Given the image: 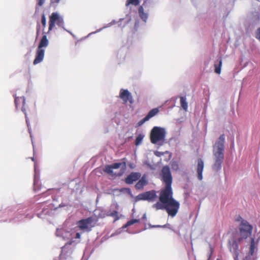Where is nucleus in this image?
Here are the masks:
<instances>
[{
	"mask_svg": "<svg viewBox=\"0 0 260 260\" xmlns=\"http://www.w3.org/2000/svg\"><path fill=\"white\" fill-rule=\"evenodd\" d=\"M217 61H218V63H217V62H215L214 64L215 68L214 72L216 74H220L221 73V68L222 66L221 57H220Z\"/></svg>",
	"mask_w": 260,
	"mask_h": 260,
	"instance_id": "obj_16",
	"label": "nucleus"
},
{
	"mask_svg": "<svg viewBox=\"0 0 260 260\" xmlns=\"http://www.w3.org/2000/svg\"><path fill=\"white\" fill-rule=\"evenodd\" d=\"M140 4L139 0H126L125 3V6L126 7L130 5H134L135 6H138Z\"/></svg>",
	"mask_w": 260,
	"mask_h": 260,
	"instance_id": "obj_20",
	"label": "nucleus"
},
{
	"mask_svg": "<svg viewBox=\"0 0 260 260\" xmlns=\"http://www.w3.org/2000/svg\"><path fill=\"white\" fill-rule=\"evenodd\" d=\"M119 97L123 101L124 104L129 102L133 104L134 101L131 93L127 89H121Z\"/></svg>",
	"mask_w": 260,
	"mask_h": 260,
	"instance_id": "obj_9",
	"label": "nucleus"
},
{
	"mask_svg": "<svg viewBox=\"0 0 260 260\" xmlns=\"http://www.w3.org/2000/svg\"><path fill=\"white\" fill-rule=\"evenodd\" d=\"M49 44V41L47 36L44 35L39 43L38 49L37 50L36 57L34 60V64H37L41 62L44 58L45 50L44 48H46Z\"/></svg>",
	"mask_w": 260,
	"mask_h": 260,
	"instance_id": "obj_5",
	"label": "nucleus"
},
{
	"mask_svg": "<svg viewBox=\"0 0 260 260\" xmlns=\"http://www.w3.org/2000/svg\"><path fill=\"white\" fill-rule=\"evenodd\" d=\"M138 11L140 16H147V14L144 12V9L142 6L139 7Z\"/></svg>",
	"mask_w": 260,
	"mask_h": 260,
	"instance_id": "obj_24",
	"label": "nucleus"
},
{
	"mask_svg": "<svg viewBox=\"0 0 260 260\" xmlns=\"http://www.w3.org/2000/svg\"><path fill=\"white\" fill-rule=\"evenodd\" d=\"M81 237L80 234L79 233H77L76 234L75 238L76 239H80Z\"/></svg>",
	"mask_w": 260,
	"mask_h": 260,
	"instance_id": "obj_33",
	"label": "nucleus"
},
{
	"mask_svg": "<svg viewBox=\"0 0 260 260\" xmlns=\"http://www.w3.org/2000/svg\"><path fill=\"white\" fill-rule=\"evenodd\" d=\"M166 137V131L164 128L154 126L151 131L150 138L152 144H162Z\"/></svg>",
	"mask_w": 260,
	"mask_h": 260,
	"instance_id": "obj_3",
	"label": "nucleus"
},
{
	"mask_svg": "<svg viewBox=\"0 0 260 260\" xmlns=\"http://www.w3.org/2000/svg\"><path fill=\"white\" fill-rule=\"evenodd\" d=\"M234 260H238V255H235V256L234 257Z\"/></svg>",
	"mask_w": 260,
	"mask_h": 260,
	"instance_id": "obj_35",
	"label": "nucleus"
},
{
	"mask_svg": "<svg viewBox=\"0 0 260 260\" xmlns=\"http://www.w3.org/2000/svg\"><path fill=\"white\" fill-rule=\"evenodd\" d=\"M213 251H214L213 248L210 246V252H209L208 258L207 260H210V258H211V256L212 255V254L213 253Z\"/></svg>",
	"mask_w": 260,
	"mask_h": 260,
	"instance_id": "obj_27",
	"label": "nucleus"
},
{
	"mask_svg": "<svg viewBox=\"0 0 260 260\" xmlns=\"http://www.w3.org/2000/svg\"><path fill=\"white\" fill-rule=\"evenodd\" d=\"M166 225H164V226H162V227H166Z\"/></svg>",
	"mask_w": 260,
	"mask_h": 260,
	"instance_id": "obj_37",
	"label": "nucleus"
},
{
	"mask_svg": "<svg viewBox=\"0 0 260 260\" xmlns=\"http://www.w3.org/2000/svg\"><path fill=\"white\" fill-rule=\"evenodd\" d=\"M139 221V219H133L132 220H130L126 222V223L125 225V227L130 226L136 223H138Z\"/></svg>",
	"mask_w": 260,
	"mask_h": 260,
	"instance_id": "obj_23",
	"label": "nucleus"
},
{
	"mask_svg": "<svg viewBox=\"0 0 260 260\" xmlns=\"http://www.w3.org/2000/svg\"><path fill=\"white\" fill-rule=\"evenodd\" d=\"M240 237L238 239L239 243H241L244 239H247L251 236L253 226L247 220L242 219L239 226Z\"/></svg>",
	"mask_w": 260,
	"mask_h": 260,
	"instance_id": "obj_4",
	"label": "nucleus"
},
{
	"mask_svg": "<svg viewBox=\"0 0 260 260\" xmlns=\"http://www.w3.org/2000/svg\"><path fill=\"white\" fill-rule=\"evenodd\" d=\"M39 28H38V30H37V32L38 33L39 32Z\"/></svg>",
	"mask_w": 260,
	"mask_h": 260,
	"instance_id": "obj_38",
	"label": "nucleus"
},
{
	"mask_svg": "<svg viewBox=\"0 0 260 260\" xmlns=\"http://www.w3.org/2000/svg\"><path fill=\"white\" fill-rule=\"evenodd\" d=\"M172 168L174 169H177L178 168V165L177 163H174L172 165Z\"/></svg>",
	"mask_w": 260,
	"mask_h": 260,
	"instance_id": "obj_30",
	"label": "nucleus"
},
{
	"mask_svg": "<svg viewBox=\"0 0 260 260\" xmlns=\"http://www.w3.org/2000/svg\"><path fill=\"white\" fill-rule=\"evenodd\" d=\"M204 169V162L201 158L198 160L197 173L198 178L199 180L203 179L202 173Z\"/></svg>",
	"mask_w": 260,
	"mask_h": 260,
	"instance_id": "obj_15",
	"label": "nucleus"
},
{
	"mask_svg": "<svg viewBox=\"0 0 260 260\" xmlns=\"http://www.w3.org/2000/svg\"><path fill=\"white\" fill-rule=\"evenodd\" d=\"M107 216L114 217L115 220H117L119 219V217L118 216V212L116 210H114L111 213L108 212L107 214Z\"/></svg>",
	"mask_w": 260,
	"mask_h": 260,
	"instance_id": "obj_21",
	"label": "nucleus"
},
{
	"mask_svg": "<svg viewBox=\"0 0 260 260\" xmlns=\"http://www.w3.org/2000/svg\"><path fill=\"white\" fill-rule=\"evenodd\" d=\"M255 38L260 41V27L258 28L255 31Z\"/></svg>",
	"mask_w": 260,
	"mask_h": 260,
	"instance_id": "obj_25",
	"label": "nucleus"
},
{
	"mask_svg": "<svg viewBox=\"0 0 260 260\" xmlns=\"http://www.w3.org/2000/svg\"><path fill=\"white\" fill-rule=\"evenodd\" d=\"M148 184V180H147L145 175H143L138 182L135 184V187L137 190H143L144 187Z\"/></svg>",
	"mask_w": 260,
	"mask_h": 260,
	"instance_id": "obj_14",
	"label": "nucleus"
},
{
	"mask_svg": "<svg viewBox=\"0 0 260 260\" xmlns=\"http://www.w3.org/2000/svg\"><path fill=\"white\" fill-rule=\"evenodd\" d=\"M160 176L161 180L165 183V187L160 190L159 201L153 204L152 208L156 210H165L169 216L174 217L178 212L180 204L173 198V178L169 166H166L162 168Z\"/></svg>",
	"mask_w": 260,
	"mask_h": 260,
	"instance_id": "obj_1",
	"label": "nucleus"
},
{
	"mask_svg": "<svg viewBox=\"0 0 260 260\" xmlns=\"http://www.w3.org/2000/svg\"><path fill=\"white\" fill-rule=\"evenodd\" d=\"M224 135L220 136L213 147L214 163L212 166L214 171L217 172L221 169L224 159Z\"/></svg>",
	"mask_w": 260,
	"mask_h": 260,
	"instance_id": "obj_2",
	"label": "nucleus"
},
{
	"mask_svg": "<svg viewBox=\"0 0 260 260\" xmlns=\"http://www.w3.org/2000/svg\"><path fill=\"white\" fill-rule=\"evenodd\" d=\"M141 175L139 172H132L125 178V182L127 184H133L141 178Z\"/></svg>",
	"mask_w": 260,
	"mask_h": 260,
	"instance_id": "obj_11",
	"label": "nucleus"
},
{
	"mask_svg": "<svg viewBox=\"0 0 260 260\" xmlns=\"http://www.w3.org/2000/svg\"><path fill=\"white\" fill-rule=\"evenodd\" d=\"M50 16L54 17V16H58L57 13H53Z\"/></svg>",
	"mask_w": 260,
	"mask_h": 260,
	"instance_id": "obj_34",
	"label": "nucleus"
},
{
	"mask_svg": "<svg viewBox=\"0 0 260 260\" xmlns=\"http://www.w3.org/2000/svg\"><path fill=\"white\" fill-rule=\"evenodd\" d=\"M15 104L16 108L17 109H20L25 114H26L25 109L24 107L25 100L23 96L16 97L15 98Z\"/></svg>",
	"mask_w": 260,
	"mask_h": 260,
	"instance_id": "obj_12",
	"label": "nucleus"
},
{
	"mask_svg": "<svg viewBox=\"0 0 260 260\" xmlns=\"http://www.w3.org/2000/svg\"><path fill=\"white\" fill-rule=\"evenodd\" d=\"M157 198L156 192L154 190L147 191L138 194L136 198V201H154Z\"/></svg>",
	"mask_w": 260,
	"mask_h": 260,
	"instance_id": "obj_7",
	"label": "nucleus"
},
{
	"mask_svg": "<svg viewBox=\"0 0 260 260\" xmlns=\"http://www.w3.org/2000/svg\"><path fill=\"white\" fill-rule=\"evenodd\" d=\"M238 244L236 240H234L232 243L230 244V250L236 253V255H238Z\"/></svg>",
	"mask_w": 260,
	"mask_h": 260,
	"instance_id": "obj_17",
	"label": "nucleus"
},
{
	"mask_svg": "<svg viewBox=\"0 0 260 260\" xmlns=\"http://www.w3.org/2000/svg\"><path fill=\"white\" fill-rule=\"evenodd\" d=\"M42 24L44 27L46 25V17H42Z\"/></svg>",
	"mask_w": 260,
	"mask_h": 260,
	"instance_id": "obj_29",
	"label": "nucleus"
},
{
	"mask_svg": "<svg viewBox=\"0 0 260 260\" xmlns=\"http://www.w3.org/2000/svg\"><path fill=\"white\" fill-rule=\"evenodd\" d=\"M45 2V0H38L37 4V8H38L39 7H41L43 6V5L44 4Z\"/></svg>",
	"mask_w": 260,
	"mask_h": 260,
	"instance_id": "obj_26",
	"label": "nucleus"
},
{
	"mask_svg": "<svg viewBox=\"0 0 260 260\" xmlns=\"http://www.w3.org/2000/svg\"><path fill=\"white\" fill-rule=\"evenodd\" d=\"M95 221L93 217H89L79 220L77 222V225L80 230L89 232L91 230V228L94 226Z\"/></svg>",
	"mask_w": 260,
	"mask_h": 260,
	"instance_id": "obj_6",
	"label": "nucleus"
},
{
	"mask_svg": "<svg viewBox=\"0 0 260 260\" xmlns=\"http://www.w3.org/2000/svg\"><path fill=\"white\" fill-rule=\"evenodd\" d=\"M37 182L36 180L34 181V189L35 190H38L39 189V188L37 186Z\"/></svg>",
	"mask_w": 260,
	"mask_h": 260,
	"instance_id": "obj_31",
	"label": "nucleus"
},
{
	"mask_svg": "<svg viewBox=\"0 0 260 260\" xmlns=\"http://www.w3.org/2000/svg\"><path fill=\"white\" fill-rule=\"evenodd\" d=\"M180 104L182 108L185 110L187 111L188 108V104L186 102V99L185 96L180 97Z\"/></svg>",
	"mask_w": 260,
	"mask_h": 260,
	"instance_id": "obj_19",
	"label": "nucleus"
},
{
	"mask_svg": "<svg viewBox=\"0 0 260 260\" xmlns=\"http://www.w3.org/2000/svg\"><path fill=\"white\" fill-rule=\"evenodd\" d=\"M256 247L255 245V240L253 238H251V241H250V250H249V253H250L251 254V255H253L254 250L256 249Z\"/></svg>",
	"mask_w": 260,
	"mask_h": 260,
	"instance_id": "obj_18",
	"label": "nucleus"
},
{
	"mask_svg": "<svg viewBox=\"0 0 260 260\" xmlns=\"http://www.w3.org/2000/svg\"><path fill=\"white\" fill-rule=\"evenodd\" d=\"M51 4H57L59 2V0H50Z\"/></svg>",
	"mask_w": 260,
	"mask_h": 260,
	"instance_id": "obj_32",
	"label": "nucleus"
},
{
	"mask_svg": "<svg viewBox=\"0 0 260 260\" xmlns=\"http://www.w3.org/2000/svg\"><path fill=\"white\" fill-rule=\"evenodd\" d=\"M216 260H220V259H219V258H217Z\"/></svg>",
	"mask_w": 260,
	"mask_h": 260,
	"instance_id": "obj_39",
	"label": "nucleus"
},
{
	"mask_svg": "<svg viewBox=\"0 0 260 260\" xmlns=\"http://www.w3.org/2000/svg\"><path fill=\"white\" fill-rule=\"evenodd\" d=\"M144 136L142 134H139L136 138L135 140V145L138 146L139 145L143 140Z\"/></svg>",
	"mask_w": 260,
	"mask_h": 260,
	"instance_id": "obj_22",
	"label": "nucleus"
},
{
	"mask_svg": "<svg viewBox=\"0 0 260 260\" xmlns=\"http://www.w3.org/2000/svg\"><path fill=\"white\" fill-rule=\"evenodd\" d=\"M252 255H251L250 253H248V254L245 257L243 260H252Z\"/></svg>",
	"mask_w": 260,
	"mask_h": 260,
	"instance_id": "obj_28",
	"label": "nucleus"
},
{
	"mask_svg": "<svg viewBox=\"0 0 260 260\" xmlns=\"http://www.w3.org/2000/svg\"><path fill=\"white\" fill-rule=\"evenodd\" d=\"M121 167L123 170H125L126 168V162L123 161L122 162L114 163L111 165H107L104 169V171L112 176H116L114 173L113 170L119 169Z\"/></svg>",
	"mask_w": 260,
	"mask_h": 260,
	"instance_id": "obj_8",
	"label": "nucleus"
},
{
	"mask_svg": "<svg viewBox=\"0 0 260 260\" xmlns=\"http://www.w3.org/2000/svg\"><path fill=\"white\" fill-rule=\"evenodd\" d=\"M159 112V109L157 108H153L151 110L147 115L141 120L139 122V125H141L145 122L148 121L149 119L156 115Z\"/></svg>",
	"mask_w": 260,
	"mask_h": 260,
	"instance_id": "obj_13",
	"label": "nucleus"
},
{
	"mask_svg": "<svg viewBox=\"0 0 260 260\" xmlns=\"http://www.w3.org/2000/svg\"><path fill=\"white\" fill-rule=\"evenodd\" d=\"M156 227H160L161 226L160 225H156Z\"/></svg>",
	"mask_w": 260,
	"mask_h": 260,
	"instance_id": "obj_36",
	"label": "nucleus"
},
{
	"mask_svg": "<svg viewBox=\"0 0 260 260\" xmlns=\"http://www.w3.org/2000/svg\"><path fill=\"white\" fill-rule=\"evenodd\" d=\"M63 20L62 17H50L49 21V31L52 30L53 27L56 24L58 27H62L64 29Z\"/></svg>",
	"mask_w": 260,
	"mask_h": 260,
	"instance_id": "obj_10",
	"label": "nucleus"
}]
</instances>
